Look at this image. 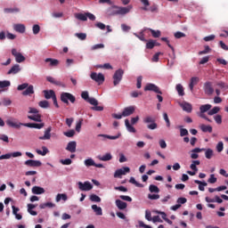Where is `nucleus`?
Wrapping results in <instances>:
<instances>
[{"label":"nucleus","instance_id":"f257e3e1","mask_svg":"<svg viewBox=\"0 0 228 228\" xmlns=\"http://www.w3.org/2000/svg\"><path fill=\"white\" fill-rule=\"evenodd\" d=\"M131 10H133V5H128L126 7L113 5L112 7L108 9V12L109 15H126L129 13Z\"/></svg>","mask_w":228,"mask_h":228},{"label":"nucleus","instance_id":"f03ea898","mask_svg":"<svg viewBox=\"0 0 228 228\" xmlns=\"http://www.w3.org/2000/svg\"><path fill=\"white\" fill-rule=\"evenodd\" d=\"M142 122L144 124H148L147 128L148 129H158V124L156 123V118L152 116H146L143 119Z\"/></svg>","mask_w":228,"mask_h":228},{"label":"nucleus","instance_id":"7ed1b4c3","mask_svg":"<svg viewBox=\"0 0 228 228\" xmlns=\"http://www.w3.org/2000/svg\"><path fill=\"white\" fill-rule=\"evenodd\" d=\"M75 17L77 19V20H82L83 22H86V20H95V15L92 14V12H86V13H76Z\"/></svg>","mask_w":228,"mask_h":228},{"label":"nucleus","instance_id":"20e7f679","mask_svg":"<svg viewBox=\"0 0 228 228\" xmlns=\"http://www.w3.org/2000/svg\"><path fill=\"white\" fill-rule=\"evenodd\" d=\"M61 101L64 102V104H69V101L74 104L76 102V96H74L70 93H61Z\"/></svg>","mask_w":228,"mask_h":228},{"label":"nucleus","instance_id":"39448f33","mask_svg":"<svg viewBox=\"0 0 228 228\" xmlns=\"http://www.w3.org/2000/svg\"><path fill=\"white\" fill-rule=\"evenodd\" d=\"M81 97H82V99H84V101H86V102H89V104H91L92 106L99 105V102L97 101V99L90 98V96L88 94V91H83L81 93Z\"/></svg>","mask_w":228,"mask_h":228},{"label":"nucleus","instance_id":"423d86ee","mask_svg":"<svg viewBox=\"0 0 228 228\" xmlns=\"http://www.w3.org/2000/svg\"><path fill=\"white\" fill-rule=\"evenodd\" d=\"M124 77V69H119L115 71L113 75V85L114 86H117V85H120V82L122 81V77Z\"/></svg>","mask_w":228,"mask_h":228},{"label":"nucleus","instance_id":"0eeeda50","mask_svg":"<svg viewBox=\"0 0 228 228\" xmlns=\"http://www.w3.org/2000/svg\"><path fill=\"white\" fill-rule=\"evenodd\" d=\"M90 77L93 81L98 83V85H102L104 83V75L102 73L92 72Z\"/></svg>","mask_w":228,"mask_h":228},{"label":"nucleus","instance_id":"6e6552de","mask_svg":"<svg viewBox=\"0 0 228 228\" xmlns=\"http://www.w3.org/2000/svg\"><path fill=\"white\" fill-rule=\"evenodd\" d=\"M12 54L14 56L15 61L17 63H22V61H26V57H24L21 53L18 52L17 49L12 48Z\"/></svg>","mask_w":228,"mask_h":228},{"label":"nucleus","instance_id":"1a4fd4ad","mask_svg":"<svg viewBox=\"0 0 228 228\" xmlns=\"http://www.w3.org/2000/svg\"><path fill=\"white\" fill-rule=\"evenodd\" d=\"M203 90L206 95H213L215 93V88H213V84L211 82H205Z\"/></svg>","mask_w":228,"mask_h":228},{"label":"nucleus","instance_id":"9d476101","mask_svg":"<svg viewBox=\"0 0 228 228\" xmlns=\"http://www.w3.org/2000/svg\"><path fill=\"white\" fill-rule=\"evenodd\" d=\"M144 92H154L155 94H163L161 90H159V87L154 84H147L144 87Z\"/></svg>","mask_w":228,"mask_h":228},{"label":"nucleus","instance_id":"9b49d317","mask_svg":"<svg viewBox=\"0 0 228 228\" xmlns=\"http://www.w3.org/2000/svg\"><path fill=\"white\" fill-rule=\"evenodd\" d=\"M131 172V168L125 167L123 168L116 170L114 173V177H118L119 179L122 178V175H126V174H129Z\"/></svg>","mask_w":228,"mask_h":228},{"label":"nucleus","instance_id":"f8f14e48","mask_svg":"<svg viewBox=\"0 0 228 228\" xmlns=\"http://www.w3.org/2000/svg\"><path fill=\"white\" fill-rule=\"evenodd\" d=\"M78 188L81 191H90V190L94 188V185H92L90 182H85L84 183L82 182H78Z\"/></svg>","mask_w":228,"mask_h":228},{"label":"nucleus","instance_id":"ddd939ff","mask_svg":"<svg viewBox=\"0 0 228 228\" xmlns=\"http://www.w3.org/2000/svg\"><path fill=\"white\" fill-rule=\"evenodd\" d=\"M24 127H30L31 129H42L45 127V123H23Z\"/></svg>","mask_w":228,"mask_h":228},{"label":"nucleus","instance_id":"4468645a","mask_svg":"<svg viewBox=\"0 0 228 228\" xmlns=\"http://www.w3.org/2000/svg\"><path fill=\"white\" fill-rule=\"evenodd\" d=\"M136 108L134 106H129L124 109L122 115L123 117H129L134 113Z\"/></svg>","mask_w":228,"mask_h":228},{"label":"nucleus","instance_id":"2eb2a0df","mask_svg":"<svg viewBox=\"0 0 228 228\" xmlns=\"http://www.w3.org/2000/svg\"><path fill=\"white\" fill-rule=\"evenodd\" d=\"M142 10L144 12H151V13H158L159 12L158 4H151L150 7H142Z\"/></svg>","mask_w":228,"mask_h":228},{"label":"nucleus","instance_id":"dca6fc26","mask_svg":"<svg viewBox=\"0 0 228 228\" xmlns=\"http://www.w3.org/2000/svg\"><path fill=\"white\" fill-rule=\"evenodd\" d=\"M180 106L183 108V111H186L187 113H191L193 107L191 103L187 102H183L180 103Z\"/></svg>","mask_w":228,"mask_h":228},{"label":"nucleus","instance_id":"f3484780","mask_svg":"<svg viewBox=\"0 0 228 228\" xmlns=\"http://www.w3.org/2000/svg\"><path fill=\"white\" fill-rule=\"evenodd\" d=\"M27 167H42V162L40 160L28 159L25 161Z\"/></svg>","mask_w":228,"mask_h":228},{"label":"nucleus","instance_id":"a211bd4d","mask_svg":"<svg viewBox=\"0 0 228 228\" xmlns=\"http://www.w3.org/2000/svg\"><path fill=\"white\" fill-rule=\"evenodd\" d=\"M51 131L53 128L49 126L47 129L45 130V134L43 136H39V140H51Z\"/></svg>","mask_w":228,"mask_h":228},{"label":"nucleus","instance_id":"6ab92c4d","mask_svg":"<svg viewBox=\"0 0 228 228\" xmlns=\"http://www.w3.org/2000/svg\"><path fill=\"white\" fill-rule=\"evenodd\" d=\"M77 146L76 141H71L68 143L66 147V151H69V152L74 153L76 152V147Z\"/></svg>","mask_w":228,"mask_h":228},{"label":"nucleus","instance_id":"aec40b11","mask_svg":"<svg viewBox=\"0 0 228 228\" xmlns=\"http://www.w3.org/2000/svg\"><path fill=\"white\" fill-rule=\"evenodd\" d=\"M32 193L34 195H42V194L45 193V189H44L43 187H40V186H34L32 188Z\"/></svg>","mask_w":228,"mask_h":228},{"label":"nucleus","instance_id":"412c9836","mask_svg":"<svg viewBox=\"0 0 228 228\" xmlns=\"http://www.w3.org/2000/svg\"><path fill=\"white\" fill-rule=\"evenodd\" d=\"M46 80L49 83H51L52 85H55V86H65V85H63V83H61V81L55 80L54 77H47Z\"/></svg>","mask_w":228,"mask_h":228},{"label":"nucleus","instance_id":"4be33fe9","mask_svg":"<svg viewBox=\"0 0 228 228\" xmlns=\"http://www.w3.org/2000/svg\"><path fill=\"white\" fill-rule=\"evenodd\" d=\"M199 81H200V79L198 77H192L191 78V82L189 84V88L191 92H193V88L196 85H198Z\"/></svg>","mask_w":228,"mask_h":228},{"label":"nucleus","instance_id":"5701e85b","mask_svg":"<svg viewBox=\"0 0 228 228\" xmlns=\"http://www.w3.org/2000/svg\"><path fill=\"white\" fill-rule=\"evenodd\" d=\"M6 124L9 126V127H15L16 129H19L20 126H23L24 123H15L12 121V119H7Z\"/></svg>","mask_w":228,"mask_h":228},{"label":"nucleus","instance_id":"b1692460","mask_svg":"<svg viewBox=\"0 0 228 228\" xmlns=\"http://www.w3.org/2000/svg\"><path fill=\"white\" fill-rule=\"evenodd\" d=\"M19 72H20V65L15 64L11 68V70H9L7 74H19Z\"/></svg>","mask_w":228,"mask_h":228},{"label":"nucleus","instance_id":"393cba45","mask_svg":"<svg viewBox=\"0 0 228 228\" xmlns=\"http://www.w3.org/2000/svg\"><path fill=\"white\" fill-rule=\"evenodd\" d=\"M116 206L118 208L124 210L127 208V203L120 200H116Z\"/></svg>","mask_w":228,"mask_h":228},{"label":"nucleus","instance_id":"a878e982","mask_svg":"<svg viewBox=\"0 0 228 228\" xmlns=\"http://www.w3.org/2000/svg\"><path fill=\"white\" fill-rule=\"evenodd\" d=\"M98 159H100V161H111L113 156H111V153H106L103 156H98Z\"/></svg>","mask_w":228,"mask_h":228},{"label":"nucleus","instance_id":"bb28decb","mask_svg":"<svg viewBox=\"0 0 228 228\" xmlns=\"http://www.w3.org/2000/svg\"><path fill=\"white\" fill-rule=\"evenodd\" d=\"M35 208H37L36 205L33 204H28V213H29V215H32V216H37V215H38V213L33 209H35Z\"/></svg>","mask_w":228,"mask_h":228},{"label":"nucleus","instance_id":"cd10ccee","mask_svg":"<svg viewBox=\"0 0 228 228\" xmlns=\"http://www.w3.org/2000/svg\"><path fill=\"white\" fill-rule=\"evenodd\" d=\"M200 129L203 133H213V126H208V125H200Z\"/></svg>","mask_w":228,"mask_h":228},{"label":"nucleus","instance_id":"c85d7f7f","mask_svg":"<svg viewBox=\"0 0 228 228\" xmlns=\"http://www.w3.org/2000/svg\"><path fill=\"white\" fill-rule=\"evenodd\" d=\"M125 125L129 133H136V128H134V126H131V123H129V119L125 120Z\"/></svg>","mask_w":228,"mask_h":228},{"label":"nucleus","instance_id":"c756f323","mask_svg":"<svg viewBox=\"0 0 228 228\" xmlns=\"http://www.w3.org/2000/svg\"><path fill=\"white\" fill-rule=\"evenodd\" d=\"M199 165H200V160H192L190 166L191 170L193 172H199V168H197V166Z\"/></svg>","mask_w":228,"mask_h":228},{"label":"nucleus","instance_id":"7c9ffc66","mask_svg":"<svg viewBox=\"0 0 228 228\" xmlns=\"http://www.w3.org/2000/svg\"><path fill=\"white\" fill-rule=\"evenodd\" d=\"M28 118H29V120H33L34 122H42V115L40 114L28 116Z\"/></svg>","mask_w":228,"mask_h":228},{"label":"nucleus","instance_id":"2f4dec72","mask_svg":"<svg viewBox=\"0 0 228 228\" xmlns=\"http://www.w3.org/2000/svg\"><path fill=\"white\" fill-rule=\"evenodd\" d=\"M45 62L50 63L51 67H57V65H59L60 63V61L56 59L47 58L45 59Z\"/></svg>","mask_w":228,"mask_h":228},{"label":"nucleus","instance_id":"473e14b6","mask_svg":"<svg viewBox=\"0 0 228 228\" xmlns=\"http://www.w3.org/2000/svg\"><path fill=\"white\" fill-rule=\"evenodd\" d=\"M45 99H54L56 97V94L53 91H44Z\"/></svg>","mask_w":228,"mask_h":228},{"label":"nucleus","instance_id":"72a5a7b5","mask_svg":"<svg viewBox=\"0 0 228 228\" xmlns=\"http://www.w3.org/2000/svg\"><path fill=\"white\" fill-rule=\"evenodd\" d=\"M92 209L95 212L98 216H102V208L97 205H92Z\"/></svg>","mask_w":228,"mask_h":228},{"label":"nucleus","instance_id":"f704fd0d","mask_svg":"<svg viewBox=\"0 0 228 228\" xmlns=\"http://www.w3.org/2000/svg\"><path fill=\"white\" fill-rule=\"evenodd\" d=\"M25 89L26 90L23 91L22 95H31L32 94H35L33 86H28V87Z\"/></svg>","mask_w":228,"mask_h":228},{"label":"nucleus","instance_id":"c9c22d12","mask_svg":"<svg viewBox=\"0 0 228 228\" xmlns=\"http://www.w3.org/2000/svg\"><path fill=\"white\" fill-rule=\"evenodd\" d=\"M14 29L18 33H24L26 31V26H24L23 24H16L14 25Z\"/></svg>","mask_w":228,"mask_h":228},{"label":"nucleus","instance_id":"e433bc0d","mask_svg":"<svg viewBox=\"0 0 228 228\" xmlns=\"http://www.w3.org/2000/svg\"><path fill=\"white\" fill-rule=\"evenodd\" d=\"M211 108H212L211 104L209 103L204 104L200 107V113H206V111H210L209 110H211Z\"/></svg>","mask_w":228,"mask_h":228},{"label":"nucleus","instance_id":"4c0bfd02","mask_svg":"<svg viewBox=\"0 0 228 228\" xmlns=\"http://www.w3.org/2000/svg\"><path fill=\"white\" fill-rule=\"evenodd\" d=\"M122 134L119 133L117 135H108V134H99V136H102L103 138H108L109 140H118V137Z\"/></svg>","mask_w":228,"mask_h":228},{"label":"nucleus","instance_id":"58836bf2","mask_svg":"<svg viewBox=\"0 0 228 228\" xmlns=\"http://www.w3.org/2000/svg\"><path fill=\"white\" fill-rule=\"evenodd\" d=\"M4 13H19L20 8H5L4 9Z\"/></svg>","mask_w":228,"mask_h":228},{"label":"nucleus","instance_id":"ea45409f","mask_svg":"<svg viewBox=\"0 0 228 228\" xmlns=\"http://www.w3.org/2000/svg\"><path fill=\"white\" fill-rule=\"evenodd\" d=\"M176 91L178 92V95H180V97H183L184 95V87H183V85L178 84L176 85Z\"/></svg>","mask_w":228,"mask_h":228},{"label":"nucleus","instance_id":"a19ab883","mask_svg":"<svg viewBox=\"0 0 228 228\" xmlns=\"http://www.w3.org/2000/svg\"><path fill=\"white\" fill-rule=\"evenodd\" d=\"M37 152L40 156H45L49 152V149L45 146H42V150H37Z\"/></svg>","mask_w":228,"mask_h":228},{"label":"nucleus","instance_id":"79ce46f5","mask_svg":"<svg viewBox=\"0 0 228 228\" xmlns=\"http://www.w3.org/2000/svg\"><path fill=\"white\" fill-rule=\"evenodd\" d=\"M156 47V41L151 39L146 43V49H154Z\"/></svg>","mask_w":228,"mask_h":228},{"label":"nucleus","instance_id":"37998d69","mask_svg":"<svg viewBox=\"0 0 228 228\" xmlns=\"http://www.w3.org/2000/svg\"><path fill=\"white\" fill-rule=\"evenodd\" d=\"M150 31L153 38H159V37H161V31L159 30H154L152 28H150Z\"/></svg>","mask_w":228,"mask_h":228},{"label":"nucleus","instance_id":"c03bdc74","mask_svg":"<svg viewBox=\"0 0 228 228\" xmlns=\"http://www.w3.org/2000/svg\"><path fill=\"white\" fill-rule=\"evenodd\" d=\"M129 183L137 186V188H143V184L138 183L134 177H130Z\"/></svg>","mask_w":228,"mask_h":228},{"label":"nucleus","instance_id":"a18cd8bd","mask_svg":"<svg viewBox=\"0 0 228 228\" xmlns=\"http://www.w3.org/2000/svg\"><path fill=\"white\" fill-rule=\"evenodd\" d=\"M134 37L136 38H139L142 42H147V39H145V35L143 34V31H141L140 34L134 33Z\"/></svg>","mask_w":228,"mask_h":228},{"label":"nucleus","instance_id":"49530a36","mask_svg":"<svg viewBox=\"0 0 228 228\" xmlns=\"http://www.w3.org/2000/svg\"><path fill=\"white\" fill-rule=\"evenodd\" d=\"M67 199H68L67 194L59 193V194H57L55 200H56V202H60V200L65 201V200H67Z\"/></svg>","mask_w":228,"mask_h":228},{"label":"nucleus","instance_id":"de8ad7c7","mask_svg":"<svg viewBox=\"0 0 228 228\" xmlns=\"http://www.w3.org/2000/svg\"><path fill=\"white\" fill-rule=\"evenodd\" d=\"M205 157L207 158V159H211V158H213V150L212 149H205Z\"/></svg>","mask_w":228,"mask_h":228},{"label":"nucleus","instance_id":"09e8293b","mask_svg":"<svg viewBox=\"0 0 228 228\" xmlns=\"http://www.w3.org/2000/svg\"><path fill=\"white\" fill-rule=\"evenodd\" d=\"M149 190L151 193H159V188L154 184H151Z\"/></svg>","mask_w":228,"mask_h":228},{"label":"nucleus","instance_id":"8fccbe9b","mask_svg":"<svg viewBox=\"0 0 228 228\" xmlns=\"http://www.w3.org/2000/svg\"><path fill=\"white\" fill-rule=\"evenodd\" d=\"M84 164L86 167H94L95 161H94L93 159H87L84 161Z\"/></svg>","mask_w":228,"mask_h":228},{"label":"nucleus","instance_id":"3c124183","mask_svg":"<svg viewBox=\"0 0 228 228\" xmlns=\"http://www.w3.org/2000/svg\"><path fill=\"white\" fill-rule=\"evenodd\" d=\"M220 111V107H214L212 110H208V115L213 116L216 115Z\"/></svg>","mask_w":228,"mask_h":228},{"label":"nucleus","instance_id":"603ef678","mask_svg":"<svg viewBox=\"0 0 228 228\" xmlns=\"http://www.w3.org/2000/svg\"><path fill=\"white\" fill-rule=\"evenodd\" d=\"M64 136H67V138H72L74 134H76V131L74 129L69 130L68 132L63 133Z\"/></svg>","mask_w":228,"mask_h":228},{"label":"nucleus","instance_id":"864d4df0","mask_svg":"<svg viewBox=\"0 0 228 228\" xmlns=\"http://www.w3.org/2000/svg\"><path fill=\"white\" fill-rule=\"evenodd\" d=\"M98 69H105L106 70H110L111 69H113V67L111 66V64L110 63H105V64H101L97 66Z\"/></svg>","mask_w":228,"mask_h":228},{"label":"nucleus","instance_id":"5fc2aeb1","mask_svg":"<svg viewBox=\"0 0 228 228\" xmlns=\"http://www.w3.org/2000/svg\"><path fill=\"white\" fill-rule=\"evenodd\" d=\"M90 200L92 202H101V197L97 196L96 194H92L90 196Z\"/></svg>","mask_w":228,"mask_h":228},{"label":"nucleus","instance_id":"6e6d98bb","mask_svg":"<svg viewBox=\"0 0 228 228\" xmlns=\"http://www.w3.org/2000/svg\"><path fill=\"white\" fill-rule=\"evenodd\" d=\"M38 106H40V108L47 109V108H49V102H47L45 100L41 101V102H39Z\"/></svg>","mask_w":228,"mask_h":228},{"label":"nucleus","instance_id":"4d7b16f0","mask_svg":"<svg viewBox=\"0 0 228 228\" xmlns=\"http://www.w3.org/2000/svg\"><path fill=\"white\" fill-rule=\"evenodd\" d=\"M75 37L79 40H86V33H76Z\"/></svg>","mask_w":228,"mask_h":228},{"label":"nucleus","instance_id":"13d9d810","mask_svg":"<svg viewBox=\"0 0 228 228\" xmlns=\"http://www.w3.org/2000/svg\"><path fill=\"white\" fill-rule=\"evenodd\" d=\"M97 49H104V44H97L91 47V51H97Z\"/></svg>","mask_w":228,"mask_h":228},{"label":"nucleus","instance_id":"bf43d9fd","mask_svg":"<svg viewBox=\"0 0 228 228\" xmlns=\"http://www.w3.org/2000/svg\"><path fill=\"white\" fill-rule=\"evenodd\" d=\"M209 53H211V48L209 47V45H206L203 51L199 52V54L202 55V54H208Z\"/></svg>","mask_w":228,"mask_h":228},{"label":"nucleus","instance_id":"052dcab7","mask_svg":"<svg viewBox=\"0 0 228 228\" xmlns=\"http://www.w3.org/2000/svg\"><path fill=\"white\" fill-rule=\"evenodd\" d=\"M10 85L11 83L8 80L0 81V88H7Z\"/></svg>","mask_w":228,"mask_h":228},{"label":"nucleus","instance_id":"680f3d73","mask_svg":"<svg viewBox=\"0 0 228 228\" xmlns=\"http://www.w3.org/2000/svg\"><path fill=\"white\" fill-rule=\"evenodd\" d=\"M145 219L148 220V222H152V214L151 213V210L145 211Z\"/></svg>","mask_w":228,"mask_h":228},{"label":"nucleus","instance_id":"e2e57ef3","mask_svg":"<svg viewBox=\"0 0 228 228\" xmlns=\"http://www.w3.org/2000/svg\"><path fill=\"white\" fill-rule=\"evenodd\" d=\"M216 149L217 151V152H222V151H224V142H219L216 146Z\"/></svg>","mask_w":228,"mask_h":228},{"label":"nucleus","instance_id":"0e129e2a","mask_svg":"<svg viewBox=\"0 0 228 228\" xmlns=\"http://www.w3.org/2000/svg\"><path fill=\"white\" fill-rule=\"evenodd\" d=\"M60 163H61V165H72V159H61Z\"/></svg>","mask_w":228,"mask_h":228},{"label":"nucleus","instance_id":"69168bd1","mask_svg":"<svg viewBox=\"0 0 228 228\" xmlns=\"http://www.w3.org/2000/svg\"><path fill=\"white\" fill-rule=\"evenodd\" d=\"M32 30L34 35H38L40 33V26L34 25Z\"/></svg>","mask_w":228,"mask_h":228},{"label":"nucleus","instance_id":"338daca9","mask_svg":"<svg viewBox=\"0 0 228 228\" xmlns=\"http://www.w3.org/2000/svg\"><path fill=\"white\" fill-rule=\"evenodd\" d=\"M190 134L188 133V129L181 128L180 129V136H188Z\"/></svg>","mask_w":228,"mask_h":228},{"label":"nucleus","instance_id":"774afa93","mask_svg":"<svg viewBox=\"0 0 228 228\" xmlns=\"http://www.w3.org/2000/svg\"><path fill=\"white\" fill-rule=\"evenodd\" d=\"M214 120L216 122L218 125L222 124V116L221 115H216L214 116Z\"/></svg>","mask_w":228,"mask_h":228}]
</instances>
